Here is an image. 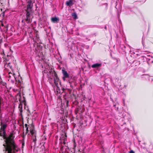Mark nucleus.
I'll return each mask as SVG.
<instances>
[{"label":"nucleus","instance_id":"nucleus-1","mask_svg":"<svg viewBox=\"0 0 153 153\" xmlns=\"http://www.w3.org/2000/svg\"><path fill=\"white\" fill-rule=\"evenodd\" d=\"M0 135L5 140V143L3 144V146H4L6 153H15L16 151H18L17 146L14 142L12 134H11L8 137H6L5 130H0Z\"/></svg>","mask_w":153,"mask_h":153},{"label":"nucleus","instance_id":"nucleus-2","mask_svg":"<svg viewBox=\"0 0 153 153\" xmlns=\"http://www.w3.org/2000/svg\"><path fill=\"white\" fill-rule=\"evenodd\" d=\"M50 75L48 79L50 83L53 86L55 85L57 86L59 80V79L57 74L54 72L53 73L52 71H51L50 72Z\"/></svg>","mask_w":153,"mask_h":153},{"label":"nucleus","instance_id":"nucleus-3","mask_svg":"<svg viewBox=\"0 0 153 153\" xmlns=\"http://www.w3.org/2000/svg\"><path fill=\"white\" fill-rule=\"evenodd\" d=\"M144 56L149 64L153 62V57L152 56L149 54H147Z\"/></svg>","mask_w":153,"mask_h":153},{"label":"nucleus","instance_id":"nucleus-4","mask_svg":"<svg viewBox=\"0 0 153 153\" xmlns=\"http://www.w3.org/2000/svg\"><path fill=\"white\" fill-rule=\"evenodd\" d=\"M30 132L31 134V136L33 138V142H35L36 141V131L34 128H32L31 129H30Z\"/></svg>","mask_w":153,"mask_h":153},{"label":"nucleus","instance_id":"nucleus-5","mask_svg":"<svg viewBox=\"0 0 153 153\" xmlns=\"http://www.w3.org/2000/svg\"><path fill=\"white\" fill-rule=\"evenodd\" d=\"M33 7V3L32 0H29L27 1V9L32 10Z\"/></svg>","mask_w":153,"mask_h":153},{"label":"nucleus","instance_id":"nucleus-6","mask_svg":"<svg viewBox=\"0 0 153 153\" xmlns=\"http://www.w3.org/2000/svg\"><path fill=\"white\" fill-rule=\"evenodd\" d=\"M101 63H97L91 65V67L93 68H98L102 66Z\"/></svg>","mask_w":153,"mask_h":153},{"label":"nucleus","instance_id":"nucleus-7","mask_svg":"<svg viewBox=\"0 0 153 153\" xmlns=\"http://www.w3.org/2000/svg\"><path fill=\"white\" fill-rule=\"evenodd\" d=\"M51 21L54 23H57L59 22V18L56 17H53L51 18Z\"/></svg>","mask_w":153,"mask_h":153},{"label":"nucleus","instance_id":"nucleus-8","mask_svg":"<svg viewBox=\"0 0 153 153\" xmlns=\"http://www.w3.org/2000/svg\"><path fill=\"white\" fill-rule=\"evenodd\" d=\"M76 143L75 140L73 141V146L72 148V149H69V147L68 146V149L69 151H71L72 153H74L75 152V148L76 146Z\"/></svg>","mask_w":153,"mask_h":153},{"label":"nucleus","instance_id":"nucleus-9","mask_svg":"<svg viewBox=\"0 0 153 153\" xmlns=\"http://www.w3.org/2000/svg\"><path fill=\"white\" fill-rule=\"evenodd\" d=\"M134 13H135V12L131 9H130L129 10L127 11L126 12V15L131 16H133Z\"/></svg>","mask_w":153,"mask_h":153},{"label":"nucleus","instance_id":"nucleus-10","mask_svg":"<svg viewBox=\"0 0 153 153\" xmlns=\"http://www.w3.org/2000/svg\"><path fill=\"white\" fill-rule=\"evenodd\" d=\"M62 71L64 75V76L62 77V79L64 81H65V78H67V72L64 70V69H62Z\"/></svg>","mask_w":153,"mask_h":153},{"label":"nucleus","instance_id":"nucleus-11","mask_svg":"<svg viewBox=\"0 0 153 153\" xmlns=\"http://www.w3.org/2000/svg\"><path fill=\"white\" fill-rule=\"evenodd\" d=\"M141 77L142 78H145L146 79H148L150 80V79L151 80H153V79L152 78H151L148 75H141Z\"/></svg>","mask_w":153,"mask_h":153},{"label":"nucleus","instance_id":"nucleus-12","mask_svg":"<svg viewBox=\"0 0 153 153\" xmlns=\"http://www.w3.org/2000/svg\"><path fill=\"white\" fill-rule=\"evenodd\" d=\"M74 4V0H69L68 1V6H71Z\"/></svg>","mask_w":153,"mask_h":153},{"label":"nucleus","instance_id":"nucleus-13","mask_svg":"<svg viewBox=\"0 0 153 153\" xmlns=\"http://www.w3.org/2000/svg\"><path fill=\"white\" fill-rule=\"evenodd\" d=\"M32 10L26 9V17H30V12Z\"/></svg>","mask_w":153,"mask_h":153},{"label":"nucleus","instance_id":"nucleus-14","mask_svg":"<svg viewBox=\"0 0 153 153\" xmlns=\"http://www.w3.org/2000/svg\"><path fill=\"white\" fill-rule=\"evenodd\" d=\"M71 15L73 18L74 19H78V17L76 13L75 12L72 13Z\"/></svg>","mask_w":153,"mask_h":153},{"label":"nucleus","instance_id":"nucleus-15","mask_svg":"<svg viewBox=\"0 0 153 153\" xmlns=\"http://www.w3.org/2000/svg\"><path fill=\"white\" fill-rule=\"evenodd\" d=\"M73 79L71 78V79H69L68 80L69 81V83L70 85V87L72 88L73 87V85H72V82L73 81Z\"/></svg>","mask_w":153,"mask_h":153},{"label":"nucleus","instance_id":"nucleus-16","mask_svg":"<svg viewBox=\"0 0 153 153\" xmlns=\"http://www.w3.org/2000/svg\"><path fill=\"white\" fill-rule=\"evenodd\" d=\"M6 127L7 125L6 124H4L2 125L1 127V130H5V129L6 128Z\"/></svg>","mask_w":153,"mask_h":153},{"label":"nucleus","instance_id":"nucleus-17","mask_svg":"<svg viewBox=\"0 0 153 153\" xmlns=\"http://www.w3.org/2000/svg\"><path fill=\"white\" fill-rule=\"evenodd\" d=\"M133 63L136 66L140 64V62L138 60H135L134 61Z\"/></svg>","mask_w":153,"mask_h":153},{"label":"nucleus","instance_id":"nucleus-18","mask_svg":"<svg viewBox=\"0 0 153 153\" xmlns=\"http://www.w3.org/2000/svg\"><path fill=\"white\" fill-rule=\"evenodd\" d=\"M29 125H28L27 124H25V128H26V134L29 131V130L28 129V126Z\"/></svg>","mask_w":153,"mask_h":153},{"label":"nucleus","instance_id":"nucleus-19","mask_svg":"<svg viewBox=\"0 0 153 153\" xmlns=\"http://www.w3.org/2000/svg\"><path fill=\"white\" fill-rule=\"evenodd\" d=\"M30 17H26V18L25 19V21L28 23H29L30 21V19L29 18Z\"/></svg>","mask_w":153,"mask_h":153},{"label":"nucleus","instance_id":"nucleus-20","mask_svg":"<svg viewBox=\"0 0 153 153\" xmlns=\"http://www.w3.org/2000/svg\"><path fill=\"white\" fill-rule=\"evenodd\" d=\"M137 51H135V52H132L131 51V54H133V53L134 54H136L137 55H138V54L137 53Z\"/></svg>","mask_w":153,"mask_h":153},{"label":"nucleus","instance_id":"nucleus-21","mask_svg":"<svg viewBox=\"0 0 153 153\" xmlns=\"http://www.w3.org/2000/svg\"><path fill=\"white\" fill-rule=\"evenodd\" d=\"M66 140H65L63 142V143L64 145H65L66 144Z\"/></svg>","mask_w":153,"mask_h":153},{"label":"nucleus","instance_id":"nucleus-22","mask_svg":"<svg viewBox=\"0 0 153 153\" xmlns=\"http://www.w3.org/2000/svg\"><path fill=\"white\" fill-rule=\"evenodd\" d=\"M129 153H135L132 150H131L129 152Z\"/></svg>","mask_w":153,"mask_h":153},{"label":"nucleus","instance_id":"nucleus-23","mask_svg":"<svg viewBox=\"0 0 153 153\" xmlns=\"http://www.w3.org/2000/svg\"><path fill=\"white\" fill-rule=\"evenodd\" d=\"M68 91H71V90L70 89L68 88L67 89Z\"/></svg>","mask_w":153,"mask_h":153},{"label":"nucleus","instance_id":"nucleus-24","mask_svg":"<svg viewBox=\"0 0 153 153\" xmlns=\"http://www.w3.org/2000/svg\"><path fill=\"white\" fill-rule=\"evenodd\" d=\"M67 76H68V78L69 79V74H68V73Z\"/></svg>","mask_w":153,"mask_h":153},{"label":"nucleus","instance_id":"nucleus-25","mask_svg":"<svg viewBox=\"0 0 153 153\" xmlns=\"http://www.w3.org/2000/svg\"><path fill=\"white\" fill-rule=\"evenodd\" d=\"M114 105V107L116 108V105Z\"/></svg>","mask_w":153,"mask_h":153},{"label":"nucleus","instance_id":"nucleus-26","mask_svg":"<svg viewBox=\"0 0 153 153\" xmlns=\"http://www.w3.org/2000/svg\"><path fill=\"white\" fill-rule=\"evenodd\" d=\"M79 152H79V153H81V152L80 151V150H79Z\"/></svg>","mask_w":153,"mask_h":153},{"label":"nucleus","instance_id":"nucleus-27","mask_svg":"<svg viewBox=\"0 0 153 153\" xmlns=\"http://www.w3.org/2000/svg\"><path fill=\"white\" fill-rule=\"evenodd\" d=\"M67 103H68V101Z\"/></svg>","mask_w":153,"mask_h":153},{"label":"nucleus","instance_id":"nucleus-28","mask_svg":"<svg viewBox=\"0 0 153 153\" xmlns=\"http://www.w3.org/2000/svg\"><path fill=\"white\" fill-rule=\"evenodd\" d=\"M65 4H67V1L66 2Z\"/></svg>","mask_w":153,"mask_h":153},{"label":"nucleus","instance_id":"nucleus-29","mask_svg":"<svg viewBox=\"0 0 153 153\" xmlns=\"http://www.w3.org/2000/svg\"><path fill=\"white\" fill-rule=\"evenodd\" d=\"M105 29H106V27H105Z\"/></svg>","mask_w":153,"mask_h":153},{"label":"nucleus","instance_id":"nucleus-30","mask_svg":"<svg viewBox=\"0 0 153 153\" xmlns=\"http://www.w3.org/2000/svg\"><path fill=\"white\" fill-rule=\"evenodd\" d=\"M118 109V107H117V109Z\"/></svg>","mask_w":153,"mask_h":153},{"label":"nucleus","instance_id":"nucleus-31","mask_svg":"<svg viewBox=\"0 0 153 153\" xmlns=\"http://www.w3.org/2000/svg\"><path fill=\"white\" fill-rule=\"evenodd\" d=\"M89 46H88V47H87V48H89Z\"/></svg>","mask_w":153,"mask_h":153},{"label":"nucleus","instance_id":"nucleus-32","mask_svg":"<svg viewBox=\"0 0 153 153\" xmlns=\"http://www.w3.org/2000/svg\"><path fill=\"white\" fill-rule=\"evenodd\" d=\"M89 46H88V47H87V48H89Z\"/></svg>","mask_w":153,"mask_h":153}]
</instances>
